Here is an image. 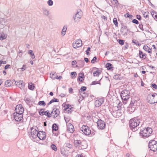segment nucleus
<instances>
[{
    "label": "nucleus",
    "mask_w": 157,
    "mask_h": 157,
    "mask_svg": "<svg viewBox=\"0 0 157 157\" xmlns=\"http://www.w3.org/2000/svg\"><path fill=\"white\" fill-rule=\"evenodd\" d=\"M140 120L137 119V117H135L131 119L129 121L130 128L133 131L135 132L137 130L139 127Z\"/></svg>",
    "instance_id": "nucleus-1"
},
{
    "label": "nucleus",
    "mask_w": 157,
    "mask_h": 157,
    "mask_svg": "<svg viewBox=\"0 0 157 157\" xmlns=\"http://www.w3.org/2000/svg\"><path fill=\"white\" fill-rule=\"evenodd\" d=\"M152 132V129L149 127L144 128L140 132V136L144 138H146L150 136Z\"/></svg>",
    "instance_id": "nucleus-2"
},
{
    "label": "nucleus",
    "mask_w": 157,
    "mask_h": 157,
    "mask_svg": "<svg viewBox=\"0 0 157 157\" xmlns=\"http://www.w3.org/2000/svg\"><path fill=\"white\" fill-rule=\"evenodd\" d=\"M111 112L113 116L116 118L119 117L122 115L121 110L119 109L117 106L113 107Z\"/></svg>",
    "instance_id": "nucleus-3"
},
{
    "label": "nucleus",
    "mask_w": 157,
    "mask_h": 157,
    "mask_svg": "<svg viewBox=\"0 0 157 157\" xmlns=\"http://www.w3.org/2000/svg\"><path fill=\"white\" fill-rule=\"evenodd\" d=\"M130 92L129 90H122L121 94V96L122 99L124 101H126L130 97Z\"/></svg>",
    "instance_id": "nucleus-4"
},
{
    "label": "nucleus",
    "mask_w": 157,
    "mask_h": 157,
    "mask_svg": "<svg viewBox=\"0 0 157 157\" xmlns=\"http://www.w3.org/2000/svg\"><path fill=\"white\" fill-rule=\"evenodd\" d=\"M155 95H157V94H150L147 95V99L149 103L153 104L157 102V99H155Z\"/></svg>",
    "instance_id": "nucleus-5"
},
{
    "label": "nucleus",
    "mask_w": 157,
    "mask_h": 157,
    "mask_svg": "<svg viewBox=\"0 0 157 157\" xmlns=\"http://www.w3.org/2000/svg\"><path fill=\"white\" fill-rule=\"evenodd\" d=\"M38 128L36 127H32L31 128V132H30V137L31 139L32 138L35 139L37 137L38 132Z\"/></svg>",
    "instance_id": "nucleus-6"
},
{
    "label": "nucleus",
    "mask_w": 157,
    "mask_h": 157,
    "mask_svg": "<svg viewBox=\"0 0 157 157\" xmlns=\"http://www.w3.org/2000/svg\"><path fill=\"white\" fill-rule=\"evenodd\" d=\"M80 130L85 135L88 136L91 134V131L89 127L86 125H83Z\"/></svg>",
    "instance_id": "nucleus-7"
},
{
    "label": "nucleus",
    "mask_w": 157,
    "mask_h": 157,
    "mask_svg": "<svg viewBox=\"0 0 157 157\" xmlns=\"http://www.w3.org/2000/svg\"><path fill=\"white\" fill-rule=\"evenodd\" d=\"M97 126L98 129L103 130L105 128L106 124L105 122L101 119H98L97 122Z\"/></svg>",
    "instance_id": "nucleus-8"
},
{
    "label": "nucleus",
    "mask_w": 157,
    "mask_h": 157,
    "mask_svg": "<svg viewBox=\"0 0 157 157\" xmlns=\"http://www.w3.org/2000/svg\"><path fill=\"white\" fill-rule=\"evenodd\" d=\"M82 15V12L81 10H79L77 11L75 15L74 16V19L75 22H78L81 18Z\"/></svg>",
    "instance_id": "nucleus-9"
},
{
    "label": "nucleus",
    "mask_w": 157,
    "mask_h": 157,
    "mask_svg": "<svg viewBox=\"0 0 157 157\" xmlns=\"http://www.w3.org/2000/svg\"><path fill=\"white\" fill-rule=\"evenodd\" d=\"M14 119L16 121H19L23 118V114L14 113H13Z\"/></svg>",
    "instance_id": "nucleus-10"
},
{
    "label": "nucleus",
    "mask_w": 157,
    "mask_h": 157,
    "mask_svg": "<svg viewBox=\"0 0 157 157\" xmlns=\"http://www.w3.org/2000/svg\"><path fill=\"white\" fill-rule=\"evenodd\" d=\"M37 137H38L40 140L44 139L46 137L45 133L43 131H40L38 132Z\"/></svg>",
    "instance_id": "nucleus-11"
},
{
    "label": "nucleus",
    "mask_w": 157,
    "mask_h": 157,
    "mask_svg": "<svg viewBox=\"0 0 157 157\" xmlns=\"http://www.w3.org/2000/svg\"><path fill=\"white\" fill-rule=\"evenodd\" d=\"M15 110L16 111L15 113L23 114L24 109L22 107V105H19L16 106Z\"/></svg>",
    "instance_id": "nucleus-12"
},
{
    "label": "nucleus",
    "mask_w": 157,
    "mask_h": 157,
    "mask_svg": "<svg viewBox=\"0 0 157 157\" xmlns=\"http://www.w3.org/2000/svg\"><path fill=\"white\" fill-rule=\"evenodd\" d=\"M52 116H53L54 118L57 117L59 113V109L56 108L53 109L51 112Z\"/></svg>",
    "instance_id": "nucleus-13"
},
{
    "label": "nucleus",
    "mask_w": 157,
    "mask_h": 157,
    "mask_svg": "<svg viewBox=\"0 0 157 157\" xmlns=\"http://www.w3.org/2000/svg\"><path fill=\"white\" fill-rule=\"evenodd\" d=\"M15 84L17 86L19 87L21 90H23L24 89L25 85L22 80H20L19 81H16Z\"/></svg>",
    "instance_id": "nucleus-14"
},
{
    "label": "nucleus",
    "mask_w": 157,
    "mask_h": 157,
    "mask_svg": "<svg viewBox=\"0 0 157 157\" xmlns=\"http://www.w3.org/2000/svg\"><path fill=\"white\" fill-rule=\"evenodd\" d=\"M104 100L102 98H98L95 101V105L96 107H98L101 106L103 103Z\"/></svg>",
    "instance_id": "nucleus-15"
},
{
    "label": "nucleus",
    "mask_w": 157,
    "mask_h": 157,
    "mask_svg": "<svg viewBox=\"0 0 157 157\" xmlns=\"http://www.w3.org/2000/svg\"><path fill=\"white\" fill-rule=\"evenodd\" d=\"M87 147V145L86 142L85 141L82 140L81 141L79 148L80 149H85Z\"/></svg>",
    "instance_id": "nucleus-16"
},
{
    "label": "nucleus",
    "mask_w": 157,
    "mask_h": 157,
    "mask_svg": "<svg viewBox=\"0 0 157 157\" xmlns=\"http://www.w3.org/2000/svg\"><path fill=\"white\" fill-rule=\"evenodd\" d=\"M126 31H127V32L129 31L127 29V26H124L121 28V32L123 35L124 36L127 35V33H126Z\"/></svg>",
    "instance_id": "nucleus-17"
},
{
    "label": "nucleus",
    "mask_w": 157,
    "mask_h": 157,
    "mask_svg": "<svg viewBox=\"0 0 157 157\" xmlns=\"http://www.w3.org/2000/svg\"><path fill=\"white\" fill-rule=\"evenodd\" d=\"M68 130L71 133L73 132L74 131V126L71 123H69L68 124Z\"/></svg>",
    "instance_id": "nucleus-18"
},
{
    "label": "nucleus",
    "mask_w": 157,
    "mask_h": 157,
    "mask_svg": "<svg viewBox=\"0 0 157 157\" xmlns=\"http://www.w3.org/2000/svg\"><path fill=\"white\" fill-rule=\"evenodd\" d=\"M135 100L134 99L132 100L131 101V103L129 104V109L130 110V109L133 106V108H134V110H135V105H134L135 103Z\"/></svg>",
    "instance_id": "nucleus-19"
},
{
    "label": "nucleus",
    "mask_w": 157,
    "mask_h": 157,
    "mask_svg": "<svg viewBox=\"0 0 157 157\" xmlns=\"http://www.w3.org/2000/svg\"><path fill=\"white\" fill-rule=\"evenodd\" d=\"M139 56L140 58L145 59L146 57V55L145 53H143L142 51H139Z\"/></svg>",
    "instance_id": "nucleus-20"
},
{
    "label": "nucleus",
    "mask_w": 157,
    "mask_h": 157,
    "mask_svg": "<svg viewBox=\"0 0 157 157\" xmlns=\"http://www.w3.org/2000/svg\"><path fill=\"white\" fill-rule=\"evenodd\" d=\"M143 49L145 51L147 52L148 53H150L151 52V49L147 45H144Z\"/></svg>",
    "instance_id": "nucleus-21"
},
{
    "label": "nucleus",
    "mask_w": 157,
    "mask_h": 157,
    "mask_svg": "<svg viewBox=\"0 0 157 157\" xmlns=\"http://www.w3.org/2000/svg\"><path fill=\"white\" fill-rule=\"evenodd\" d=\"M150 150L153 151H155L157 150V144L155 145L149 147Z\"/></svg>",
    "instance_id": "nucleus-22"
},
{
    "label": "nucleus",
    "mask_w": 157,
    "mask_h": 157,
    "mask_svg": "<svg viewBox=\"0 0 157 157\" xmlns=\"http://www.w3.org/2000/svg\"><path fill=\"white\" fill-rule=\"evenodd\" d=\"M80 140H75L74 141V145L75 147H78L79 148V146H80V144L81 142Z\"/></svg>",
    "instance_id": "nucleus-23"
},
{
    "label": "nucleus",
    "mask_w": 157,
    "mask_h": 157,
    "mask_svg": "<svg viewBox=\"0 0 157 157\" xmlns=\"http://www.w3.org/2000/svg\"><path fill=\"white\" fill-rule=\"evenodd\" d=\"M64 107H65V108L64 109V110L65 111H67L68 113L71 112L72 111V107L69 108L68 105H65Z\"/></svg>",
    "instance_id": "nucleus-24"
},
{
    "label": "nucleus",
    "mask_w": 157,
    "mask_h": 157,
    "mask_svg": "<svg viewBox=\"0 0 157 157\" xmlns=\"http://www.w3.org/2000/svg\"><path fill=\"white\" fill-rule=\"evenodd\" d=\"M12 84V81L10 80H6L5 82V85L6 87H9Z\"/></svg>",
    "instance_id": "nucleus-25"
},
{
    "label": "nucleus",
    "mask_w": 157,
    "mask_h": 157,
    "mask_svg": "<svg viewBox=\"0 0 157 157\" xmlns=\"http://www.w3.org/2000/svg\"><path fill=\"white\" fill-rule=\"evenodd\" d=\"M113 65L110 63H107L106 65V67L108 70H113Z\"/></svg>",
    "instance_id": "nucleus-26"
},
{
    "label": "nucleus",
    "mask_w": 157,
    "mask_h": 157,
    "mask_svg": "<svg viewBox=\"0 0 157 157\" xmlns=\"http://www.w3.org/2000/svg\"><path fill=\"white\" fill-rule=\"evenodd\" d=\"M58 127L57 125L56 124H54L52 126V129L53 133V131H56L58 130Z\"/></svg>",
    "instance_id": "nucleus-27"
},
{
    "label": "nucleus",
    "mask_w": 157,
    "mask_h": 157,
    "mask_svg": "<svg viewBox=\"0 0 157 157\" xmlns=\"http://www.w3.org/2000/svg\"><path fill=\"white\" fill-rule=\"evenodd\" d=\"M6 35L4 33H0V40H2L6 38Z\"/></svg>",
    "instance_id": "nucleus-28"
},
{
    "label": "nucleus",
    "mask_w": 157,
    "mask_h": 157,
    "mask_svg": "<svg viewBox=\"0 0 157 157\" xmlns=\"http://www.w3.org/2000/svg\"><path fill=\"white\" fill-rule=\"evenodd\" d=\"M75 43L77 45V46L79 47H81L82 46V41L81 40H77Z\"/></svg>",
    "instance_id": "nucleus-29"
},
{
    "label": "nucleus",
    "mask_w": 157,
    "mask_h": 157,
    "mask_svg": "<svg viewBox=\"0 0 157 157\" xmlns=\"http://www.w3.org/2000/svg\"><path fill=\"white\" fill-rule=\"evenodd\" d=\"M156 144H157V142L155 140L150 141L149 143L148 146L150 147Z\"/></svg>",
    "instance_id": "nucleus-30"
},
{
    "label": "nucleus",
    "mask_w": 157,
    "mask_h": 157,
    "mask_svg": "<svg viewBox=\"0 0 157 157\" xmlns=\"http://www.w3.org/2000/svg\"><path fill=\"white\" fill-rule=\"evenodd\" d=\"M44 115H45L46 116H47L48 117H50L52 116L51 113H50L48 110L45 111Z\"/></svg>",
    "instance_id": "nucleus-31"
},
{
    "label": "nucleus",
    "mask_w": 157,
    "mask_h": 157,
    "mask_svg": "<svg viewBox=\"0 0 157 157\" xmlns=\"http://www.w3.org/2000/svg\"><path fill=\"white\" fill-rule=\"evenodd\" d=\"M67 29V27L66 26H64L62 30V35L63 36H64L65 34V32Z\"/></svg>",
    "instance_id": "nucleus-32"
},
{
    "label": "nucleus",
    "mask_w": 157,
    "mask_h": 157,
    "mask_svg": "<svg viewBox=\"0 0 157 157\" xmlns=\"http://www.w3.org/2000/svg\"><path fill=\"white\" fill-rule=\"evenodd\" d=\"M28 54H30L31 55V57L32 59H34L35 58V56L33 51L31 50H29L28 52Z\"/></svg>",
    "instance_id": "nucleus-33"
},
{
    "label": "nucleus",
    "mask_w": 157,
    "mask_h": 157,
    "mask_svg": "<svg viewBox=\"0 0 157 157\" xmlns=\"http://www.w3.org/2000/svg\"><path fill=\"white\" fill-rule=\"evenodd\" d=\"M43 14L46 16H48L49 15V11L46 9H43Z\"/></svg>",
    "instance_id": "nucleus-34"
},
{
    "label": "nucleus",
    "mask_w": 157,
    "mask_h": 157,
    "mask_svg": "<svg viewBox=\"0 0 157 157\" xmlns=\"http://www.w3.org/2000/svg\"><path fill=\"white\" fill-rule=\"evenodd\" d=\"M100 73H101V72L100 71L97 70L96 71H94L93 73V75L94 76H99V75L100 74Z\"/></svg>",
    "instance_id": "nucleus-35"
},
{
    "label": "nucleus",
    "mask_w": 157,
    "mask_h": 157,
    "mask_svg": "<svg viewBox=\"0 0 157 157\" xmlns=\"http://www.w3.org/2000/svg\"><path fill=\"white\" fill-rule=\"evenodd\" d=\"M71 74L72 78H75L77 75V74L75 72H72L71 73Z\"/></svg>",
    "instance_id": "nucleus-36"
},
{
    "label": "nucleus",
    "mask_w": 157,
    "mask_h": 157,
    "mask_svg": "<svg viewBox=\"0 0 157 157\" xmlns=\"http://www.w3.org/2000/svg\"><path fill=\"white\" fill-rule=\"evenodd\" d=\"M38 104L40 105H42L44 106L46 104L45 102L44 101H40L38 102Z\"/></svg>",
    "instance_id": "nucleus-37"
},
{
    "label": "nucleus",
    "mask_w": 157,
    "mask_h": 157,
    "mask_svg": "<svg viewBox=\"0 0 157 157\" xmlns=\"http://www.w3.org/2000/svg\"><path fill=\"white\" fill-rule=\"evenodd\" d=\"M56 74L54 72L51 73L50 74V77L53 79H55L56 78Z\"/></svg>",
    "instance_id": "nucleus-38"
},
{
    "label": "nucleus",
    "mask_w": 157,
    "mask_h": 157,
    "mask_svg": "<svg viewBox=\"0 0 157 157\" xmlns=\"http://www.w3.org/2000/svg\"><path fill=\"white\" fill-rule=\"evenodd\" d=\"M79 75H79L78 77V80L81 82H83V80L82 79H81V78H83V76L84 75L83 74H82V73H79Z\"/></svg>",
    "instance_id": "nucleus-39"
},
{
    "label": "nucleus",
    "mask_w": 157,
    "mask_h": 157,
    "mask_svg": "<svg viewBox=\"0 0 157 157\" xmlns=\"http://www.w3.org/2000/svg\"><path fill=\"white\" fill-rule=\"evenodd\" d=\"M51 148L54 151H56L57 150V148L56 146L54 144H52L51 146Z\"/></svg>",
    "instance_id": "nucleus-40"
},
{
    "label": "nucleus",
    "mask_w": 157,
    "mask_h": 157,
    "mask_svg": "<svg viewBox=\"0 0 157 157\" xmlns=\"http://www.w3.org/2000/svg\"><path fill=\"white\" fill-rule=\"evenodd\" d=\"M120 76L119 75H116L113 76V78L115 80L120 79Z\"/></svg>",
    "instance_id": "nucleus-41"
},
{
    "label": "nucleus",
    "mask_w": 157,
    "mask_h": 157,
    "mask_svg": "<svg viewBox=\"0 0 157 157\" xmlns=\"http://www.w3.org/2000/svg\"><path fill=\"white\" fill-rule=\"evenodd\" d=\"M143 15L144 17H147L149 15V13L148 12H145L143 13Z\"/></svg>",
    "instance_id": "nucleus-42"
},
{
    "label": "nucleus",
    "mask_w": 157,
    "mask_h": 157,
    "mask_svg": "<svg viewBox=\"0 0 157 157\" xmlns=\"http://www.w3.org/2000/svg\"><path fill=\"white\" fill-rule=\"evenodd\" d=\"M113 22L114 24L116 26H117L118 25V22L117 21V18H114L113 20Z\"/></svg>",
    "instance_id": "nucleus-43"
},
{
    "label": "nucleus",
    "mask_w": 157,
    "mask_h": 157,
    "mask_svg": "<svg viewBox=\"0 0 157 157\" xmlns=\"http://www.w3.org/2000/svg\"><path fill=\"white\" fill-rule=\"evenodd\" d=\"M35 86H34L33 85H30L29 84V85L28 88L29 89L31 90H33L34 89Z\"/></svg>",
    "instance_id": "nucleus-44"
},
{
    "label": "nucleus",
    "mask_w": 157,
    "mask_h": 157,
    "mask_svg": "<svg viewBox=\"0 0 157 157\" xmlns=\"http://www.w3.org/2000/svg\"><path fill=\"white\" fill-rule=\"evenodd\" d=\"M44 109H41L40 110V111L39 112V114L40 115L43 116L44 115Z\"/></svg>",
    "instance_id": "nucleus-45"
},
{
    "label": "nucleus",
    "mask_w": 157,
    "mask_h": 157,
    "mask_svg": "<svg viewBox=\"0 0 157 157\" xmlns=\"http://www.w3.org/2000/svg\"><path fill=\"white\" fill-rule=\"evenodd\" d=\"M47 3L49 6H52L53 4V2L52 0H49L47 2Z\"/></svg>",
    "instance_id": "nucleus-46"
},
{
    "label": "nucleus",
    "mask_w": 157,
    "mask_h": 157,
    "mask_svg": "<svg viewBox=\"0 0 157 157\" xmlns=\"http://www.w3.org/2000/svg\"><path fill=\"white\" fill-rule=\"evenodd\" d=\"M132 42L135 44L136 45L139 46L140 45V44L137 41H136V40H132Z\"/></svg>",
    "instance_id": "nucleus-47"
},
{
    "label": "nucleus",
    "mask_w": 157,
    "mask_h": 157,
    "mask_svg": "<svg viewBox=\"0 0 157 157\" xmlns=\"http://www.w3.org/2000/svg\"><path fill=\"white\" fill-rule=\"evenodd\" d=\"M101 80V79H100V80L98 81H94L92 82V83L91 84V85H94L97 84H100L98 82L100 81Z\"/></svg>",
    "instance_id": "nucleus-48"
},
{
    "label": "nucleus",
    "mask_w": 157,
    "mask_h": 157,
    "mask_svg": "<svg viewBox=\"0 0 157 157\" xmlns=\"http://www.w3.org/2000/svg\"><path fill=\"white\" fill-rule=\"evenodd\" d=\"M124 41L123 40H119L118 42L120 44L123 45L124 44Z\"/></svg>",
    "instance_id": "nucleus-49"
},
{
    "label": "nucleus",
    "mask_w": 157,
    "mask_h": 157,
    "mask_svg": "<svg viewBox=\"0 0 157 157\" xmlns=\"http://www.w3.org/2000/svg\"><path fill=\"white\" fill-rule=\"evenodd\" d=\"M97 58L96 56L94 57L91 61V63H94L95 61H96Z\"/></svg>",
    "instance_id": "nucleus-50"
},
{
    "label": "nucleus",
    "mask_w": 157,
    "mask_h": 157,
    "mask_svg": "<svg viewBox=\"0 0 157 157\" xmlns=\"http://www.w3.org/2000/svg\"><path fill=\"white\" fill-rule=\"evenodd\" d=\"M66 147H67L70 148H71L72 147V144H71L69 143H67L66 144Z\"/></svg>",
    "instance_id": "nucleus-51"
},
{
    "label": "nucleus",
    "mask_w": 157,
    "mask_h": 157,
    "mask_svg": "<svg viewBox=\"0 0 157 157\" xmlns=\"http://www.w3.org/2000/svg\"><path fill=\"white\" fill-rule=\"evenodd\" d=\"M132 22L133 23H135L136 24H139L138 21L136 19H133L132 21Z\"/></svg>",
    "instance_id": "nucleus-52"
},
{
    "label": "nucleus",
    "mask_w": 157,
    "mask_h": 157,
    "mask_svg": "<svg viewBox=\"0 0 157 157\" xmlns=\"http://www.w3.org/2000/svg\"><path fill=\"white\" fill-rule=\"evenodd\" d=\"M80 89L82 91H84L86 90V88L85 86H83L81 87Z\"/></svg>",
    "instance_id": "nucleus-53"
},
{
    "label": "nucleus",
    "mask_w": 157,
    "mask_h": 157,
    "mask_svg": "<svg viewBox=\"0 0 157 157\" xmlns=\"http://www.w3.org/2000/svg\"><path fill=\"white\" fill-rule=\"evenodd\" d=\"M90 47H88L87 50L86 51V54L87 55H88L90 53L89 52V51H90Z\"/></svg>",
    "instance_id": "nucleus-54"
},
{
    "label": "nucleus",
    "mask_w": 157,
    "mask_h": 157,
    "mask_svg": "<svg viewBox=\"0 0 157 157\" xmlns=\"http://www.w3.org/2000/svg\"><path fill=\"white\" fill-rule=\"evenodd\" d=\"M151 86L153 88H154L155 89H157V86L156 85V84L154 83L152 84H151Z\"/></svg>",
    "instance_id": "nucleus-55"
},
{
    "label": "nucleus",
    "mask_w": 157,
    "mask_h": 157,
    "mask_svg": "<svg viewBox=\"0 0 157 157\" xmlns=\"http://www.w3.org/2000/svg\"><path fill=\"white\" fill-rule=\"evenodd\" d=\"M52 103L54 102H58L59 101V100L57 99H56L55 98L51 100Z\"/></svg>",
    "instance_id": "nucleus-56"
},
{
    "label": "nucleus",
    "mask_w": 157,
    "mask_h": 157,
    "mask_svg": "<svg viewBox=\"0 0 157 157\" xmlns=\"http://www.w3.org/2000/svg\"><path fill=\"white\" fill-rule=\"evenodd\" d=\"M139 27L142 31L144 30L143 28V25L142 24H140L139 26Z\"/></svg>",
    "instance_id": "nucleus-57"
},
{
    "label": "nucleus",
    "mask_w": 157,
    "mask_h": 157,
    "mask_svg": "<svg viewBox=\"0 0 157 157\" xmlns=\"http://www.w3.org/2000/svg\"><path fill=\"white\" fill-rule=\"evenodd\" d=\"M73 46L74 48H75V49L79 48L77 46V45L75 43H73Z\"/></svg>",
    "instance_id": "nucleus-58"
},
{
    "label": "nucleus",
    "mask_w": 157,
    "mask_h": 157,
    "mask_svg": "<svg viewBox=\"0 0 157 157\" xmlns=\"http://www.w3.org/2000/svg\"><path fill=\"white\" fill-rule=\"evenodd\" d=\"M26 68V66L25 65H23V67L21 69L22 70V71H23L24 70H25Z\"/></svg>",
    "instance_id": "nucleus-59"
},
{
    "label": "nucleus",
    "mask_w": 157,
    "mask_h": 157,
    "mask_svg": "<svg viewBox=\"0 0 157 157\" xmlns=\"http://www.w3.org/2000/svg\"><path fill=\"white\" fill-rule=\"evenodd\" d=\"M124 16L126 17H129L132 16V15H130L128 13H126L124 14Z\"/></svg>",
    "instance_id": "nucleus-60"
},
{
    "label": "nucleus",
    "mask_w": 157,
    "mask_h": 157,
    "mask_svg": "<svg viewBox=\"0 0 157 157\" xmlns=\"http://www.w3.org/2000/svg\"><path fill=\"white\" fill-rule=\"evenodd\" d=\"M83 94H82V97L85 98V97H87L88 96V94H86L85 93H84Z\"/></svg>",
    "instance_id": "nucleus-61"
},
{
    "label": "nucleus",
    "mask_w": 157,
    "mask_h": 157,
    "mask_svg": "<svg viewBox=\"0 0 157 157\" xmlns=\"http://www.w3.org/2000/svg\"><path fill=\"white\" fill-rule=\"evenodd\" d=\"M136 18L139 20H140L141 19V16L139 15H136Z\"/></svg>",
    "instance_id": "nucleus-62"
},
{
    "label": "nucleus",
    "mask_w": 157,
    "mask_h": 157,
    "mask_svg": "<svg viewBox=\"0 0 157 157\" xmlns=\"http://www.w3.org/2000/svg\"><path fill=\"white\" fill-rule=\"evenodd\" d=\"M113 1V2L115 3L114 4V5H117V4H118L119 3H118V1L117 0H112Z\"/></svg>",
    "instance_id": "nucleus-63"
},
{
    "label": "nucleus",
    "mask_w": 157,
    "mask_h": 157,
    "mask_svg": "<svg viewBox=\"0 0 157 157\" xmlns=\"http://www.w3.org/2000/svg\"><path fill=\"white\" fill-rule=\"evenodd\" d=\"M62 78V76H56V79H60Z\"/></svg>",
    "instance_id": "nucleus-64"
}]
</instances>
